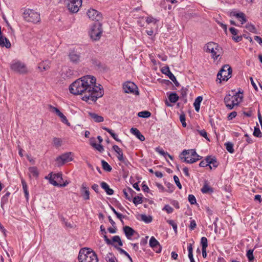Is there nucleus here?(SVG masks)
I'll list each match as a JSON object with an SVG mask.
<instances>
[{
  "instance_id": "obj_24",
  "label": "nucleus",
  "mask_w": 262,
  "mask_h": 262,
  "mask_svg": "<svg viewBox=\"0 0 262 262\" xmlns=\"http://www.w3.org/2000/svg\"><path fill=\"white\" fill-rule=\"evenodd\" d=\"M231 14L238 18L242 24H244L247 21L245 14L243 12L237 13L235 12H233L231 13Z\"/></svg>"
},
{
  "instance_id": "obj_13",
  "label": "nucleus",
  "mask_w": 262,
  "mask_h": 262,
  "mask_svg": "<svg viewBox=\"0 0 262 262\" xmlns=\"http://www.w3.org/2000/svg\"><path fill=\"white\" fill-rule=\"evenodd\" d=\"M87 15L90 19L97 21H99L102 18L101 13L94 9H89Z\"/></svg>"
},
{
  "instance_id": "obj_16",
  "label": "nucleus",
  "mask_w": 262,
  "mask_h": 262,
  "mask_svg": "<svg viewBox=\"0 0 262 262\" xmlns=\"http://www.w3.org/2000/svg\"><path fill=\"white\" fill-rule=\"evenodd\" d=\"M61 179L62 174L58 173L56 174L51 175L49 178V182L54 186H58L59 184L57 183V181H59V180Z\"/></svg>"
},
{
  "instance_id": "obj_56",
  "label": "nucleus",
  "mask_w": 262,
  "mask_h": 262,
  "mask_svg": "<svg viewBox=\"0 0 262 262\" xmlns=\"http://www.w3.org/2000/svg\"><path fill=\"white\" fill-rule=\"evenodd\" d=\"M59 117L61 118V121L63 123L67 124L69 125H70V123L69 122L67 117L63 115V114H62V115H60V116Z\"/></svg>"
},
{
  "instance_id": "obj_6",
  "label": "nucleus",
  "mask_w": 262,
  "mask_h": 262,
  "mask_svg": "<svg viewBox=\"0 0 262 262\" xmlns=\"http://www.w3.org/2000/svg\"><path fill=\"white\" fill-rule=\"evenodd\" d=\"M23 18L27 22L37 24L40 21V14L34 10L28 9L23 13Z\"/></svg>"
},
{
  "instance_id": "obj_37",
  "label": "nucleus",
  "mask_w": 262,
  "mask_h": 262,
  "mask_svg": "<svg viewBox=\"0 0 262 262\" xmlns=\"http://www.w3.org/2000/svg\"><path fill=\"white\" fill-rule=\"evenodd\" d=\"M141 220L144 222L145 223H149L151 222L152 219L150 215L147 216L145 214H141Z\"/></svg>"
},
{
  "instance_id": "obj_26",
  "label": "nucleus",
  "mask_w": 262,
  "mask_h": 262,
  "mask_svg": "<svg viewBox=\"0 0 262 262\" xmlns=\"http://www.w3.org/2000/svg\"><path fill=\"white\" fill-rule=\"evenodd\" d=\"M89 115L96 122H102L104 121V118L102 116L98 115L96 113L89 112Z\"/></svg>"
},
{
  "instance_id": "obj_31",
  "label": "nucleus",
  "mask_w": 262,
  "mask_h": 262,
  "mask_svg": "<svg viewBox=\"0 0 262 262\" xmlns=\"http://www.w3.org/2000/svg\"><path fill=\"white\" fill-rule=\"evenodd\" d=\"M91 145L100 152H102L104 151L103 146L101 144H97L96 142L91 141Z\"/></svg>"
},
{
  "instance_id": "obj_3",
  "label": "nucleus",
  "mask_w": 262,
  "mask_h": 262,
  "mask_svg": "<svg viewBox=\"0 0 262 262\" xmlns=\"http://www.w3.org/2000/svg\"><path fill=\"white\" fill-rule=\"evenodd\" d=\"M79 262H98L96 253L89 248L81 249L78 256Z\"/></svg>"
},
{
  "instance_id": "obj_50",
  "label": "nucleus",
  "mask_w": 262,
  "mask_h": 262,
  "mask_svg": "<svg viewBox=\"0 0 262 262\" xmlns=\"http://www.w3.org/2000/svg\"><path fill=\"white\" fill-rule=\"evenodd\" d=\"M53 143L56 147H59L61 145L62 141L60 139L58 138H54L53 139Z\"/></svg>"
},
{
  "instance_id": "obj_11",
  "label": "nucleus",
  "mask_w": 262,
  "mask_h": 262,
  "mask_svg": "<svg viewBox=\"0 0 262 262\" xmlns=\"http://www.w3.org/2000/svg\"><path fill=\"white\" fill-rule=\"evenodd\" d=\"M123 89L126 93H133L136 95L139 94L138 87L133 82L128 81L125 82L123 85Z\"/></svg>"
},
{
  "instance_id": "obj_45",
  "label": "nucleus",
  "mask_w": 262,
  "mask_h": 262,
  "mask_svg": "<svg viewBox=\"0 0 262 262\" xmlns=\"http://www.w3.org/2000/svg\"><path fill=\"white\" fill-rule=\"evenodd\" d=\"M253 250H252V249L249 250L247 252L246 256L250 261H252L254 259V256L253 254Z\"/></svg>"
},
{
  "instance_id": "obj_8",
  "label": "nucleus",
  "mask_w": 262,
  "mask_h": 262,
  "mask_svg": "<svg viewBox=\"0 0 262 262\" xmlns=\"http://www.w3.org/2000/svg\"><path fill=\"white\" fill-rule=\"evenodd\" d=\"M102 33V25L99 22H97L91 27L89 35L92 39L97 40L100 38Z\"/></svg>"
},
{
  "instance_id": "obj_60",
  "label": "nucleus",
  "mask_w": 262,
  "mask_h": 262,
  "mask_svg": "<svg viewBox=\"0 0 262 262\" xmlns=\"http://www.w3.org/2000/svg\"><path fill=\"white\" fill-rule=\"evenodd\" d=\"M196 224L195 223V221L194 220L191 221L190 224L189 225L190 229L191 230H194L196 228Z\"/></svg>"
},
{
  "instance_id": "obj_2",
  "label": "nucleus",
  "mask_w": 262,
  "mask_h": 262,
  "mask_svg": "<svg viewBox=\"0 0 262 262\" xmlns=\"http://www.w3.org/2000/svg\"><path fill=\"white\" fill-rule=\"evenodd\" d=\"M243 98V92L240 91L236 92L235 90H231L224 98V102L229 110H232L234 106L238 105Z\"/></svg>"
},
{
  "instance_id": "obj_20",
  "label": "nucleus",
  "mask_w": 262,
  "mask_h": 262,
  "mask_svg": "<svg viewBox=\"0 0 262 262\" xmlns=\"http://www.w3.org/2000/svg\"><path fill=\"white\" fill-rule=\"evenodd\" d=\"M123 192L125 198L130 201L132 200L134 194L135 193V192L132 188L129 187L126 189H124Z\"/></svg>"
},
{
  "instance_id": "obj_47",
  "label": "nucleus",
  "mask_w": 262,
  "mask_h": 262,
  "mask_svg": "<svg viewBox=\"0 0 262 262\" xmlns=\"http://www.w3.org/2000/svg\"><path fill=\"white\" fill-rule=\"evenodd\" d=\"M167 222L172 227L175 233H177V224L173 220H167Z\"/></svg>"
},
{
  "instance_id": "obj_28",
  "label": "nucleus",
  "mask_w": 262,
  "mask_h": 262,
  "mask_svg": "<svg viewBox=\"0 0 262 262\" xmlns=\"http://www.w3.org/2000/svg\"><path fill=\"white\" fill-rule=\"evenodd\" d=\"M203 100L202 96H198L194 100L193 105L196 112H199L200 108V104Z\"/></svg>"
},
{
  "instance_id": "obj_29",
  "label": "nucleus",
  "mask_w": 262,
  "mask_h": 262,
  "mask_svg": "<svg viewBox=\"0 0 262 262\" xmlns=\"http://www.w3.org/2000/svg\"><path fill=\"white\" fill-rule=\"evenodd\" d=\"M168 99L171 103H176L179 99V96L175 92H171L168 95Z\"/></svg>"
},
{
  "instance_id": "obj_57",
  "label": "nucleus",
  "mask_w": 262,
  "mask_h": 262,
  "mask_svg": "<svg viewBox=\"0 0 262 262\" xmlns=\"http://www.w3.org/2000/svg\"><path fill=\"white\" fill-rule=\"evenodd\" d=\"M146 21L147 24H150L151 23H154L155 24H156L157 21L154 17L149 16L146 18Z\"/></svg>"
},
{
  "instance_id": "obj_10",
  "label": "nucleus",
  "mask_w": 262,
  "mask_h": 262,
  "mask_svg": "<svg viewBox=\"0 0 262 262\" xmlns=\"http://www.w3.org/2000/svg\"><path fill=\"white\" fill-rule=\"evenodd\" d=\"M67 7L72 13H76L82 5V0H68Z\"/></svg>"
},
{
  "instance_id": "obj_52",
  "label": "nucleus",
  "mask_w": 262,
  "mask_h": 262,
  "mask_svg": "<svg viewBox=\"0 0 262 262\" xmlns=\"http://www.w3.org/2000/svg\"><path fill=\"white\" fill-rule=\"evenodd\" d=\"M246 28L251 32H254L256 30L255 27L251 24H247Z\"/></svg>"
},
{
  "instance_id": "obj_33",
  "label": "nucleus",
  "mask_w": 262,
  "mask_h": 262,
  "mask_svg": "<svg viewBox=\"0 0 262 262\" xmlns=\"http://www.w3.org/2000/svg\"><path fill=\"white\" fill-rule=\"evenodd\" d=\"M149 246L152 248H154V247L158 246L160 244L159 242L155 238V237L151 236L149 242Z\"/></svg>"
},
{
  "instance_id": "obj_55",
  "label": "nucleus",
  "mask_w": 262,
  "mask_h": 262,
  "mask_svg": "<svg viewBox=\"0 0 262 262\" xmlns=\"http://www.w3.org/2000/svg\"><path fill=\"white\" fill-rule=\"evenodd\" d=\"M198 132L199 133L200 135L201 136L204 137L207 140H208V141L209 140V139L207 137V132L204 129L201 130H198Z\"/></svg>"
},
{
  "instance_id": "obj_59",
  "label": "nucleus",
  "mask_w": 262,
  "mask_h": 262,
  "mask_svg": "<svg viewBox=\"0 0 262 262\" xmlns=\"http://www.w3.org/2000/svg\"><path fill=\"white\" fill-rule=\"evenodd\" d=\"M237 115V113L235 111L230 113L228 116V120H230L234 118Z\"/></svg>"
},
{
  "instance_id": "obj_4",
  "label": "nucleus",
  "mask_w": 262,
  "mask_h": 262,
  "mask_svg": "<svg viewBox=\"0 0 262 262\" xmlns=\"http://www.w3.org/2000/svg\"><path fill=\"white\" fill-rule=\"evenodd\" d=\"M181 160L187 163H193L202 158V157L197 154L195 150L191 149L184 150L180 155Z\"/></svg>"
},
{
  "instance_id": "obj_44",
  "label": "nucleus",
  "mask_w": 262,
  "mask_h": 262,
  "mask_svg": "<svg viewBox=\"0 0 262 262\" xmlns=\"http://www.w3.org/2000/svg\"><path fill=\"white\" fill-rule=\"evenodd\" d=\"M133 202L136 205L142 204L143 202L142 198L139 196H135L134 198Z\"/></svg>"
},
{
  "instance_id": "obj_32",
  "label": "nucleus",
  "mask_w": 262,
  "mask_h": 262,
  "mask_svg": "<svg viewBox=\"0 0 262 262\" xmlns=\"http://www.w3.org/2000/svg\"><path fill=\"white\" fill-rule=\"evenodd\" d=\"M156 151L158 152L159 154H160V155L164 156L165 157H166V156H168L170 159L172 160L173 158H172V157L167 152H165L164 151V150H163L162 148H160L159 147H157L156 148Z\"/></svg>"
},
{
  "instance_id": "obj_23",
  "label": "nucleus",
  "mask_w": 262,
  "mask_h": 262,
  "mask_svg": "<svg viewBox=\"0 0 262 262\" xmlns=\"http://www.w3.org/2000/svg\"><path fill=\"white\" fill-rule=\"evenodd\" d=\"M130 133L136 136V137L141 141L145 140L144 136L140 133V132L136 128L132 127L130 129Z\"/></svg>"
},
{
  "instance_id": "obj_18",
  "label": "nucleus",
  "mask_w": 262,
  "mask_h": 262,
  "mask_svg": "<svg viewBox=\"0 0 262 262\" xmlns=\"http://www.w3.org/2000/svg\"><path fill=\"white\" fill-rule=\"evenodd\" d=\"M123 230L128 239H130L132 238V236L136 232L132 228L127 226L123 227Z\"/></svg>"
},
{
  "instance_id": "obj_12",
  "label": "nucleus",
  "mask_w": 262,
  "mask_h": 262,
  "mask_svg": "<svg viewBox=\"0 0 262 262\" xmlns=\"http://www.w3.org/2000/svg\"><path fill=\"white\" fill-rule=\"evenodd\" d=\"M72 153L71 152H66L62 155L59 156L56 158V162L58 166L63 165L67 162L72 161L73 158L71 156Z\"/></svg>"
},
{
  "instance_id": "obj_51",
  "label": "nucleus",
  "mask_w": 262,
  "mask_h": 262,
  "mask_svg": "<svg viewBox=\"0 0 262 262\" xmlns=\"http://www.w3.org/2000/svg\"><path fill=\"white\" fill-rule=\"evenodd\" d=\"M188 201L189 203L192 204H195L196 203V199L195 196L192 194H189L188 195Z\"/></svg>"
},
{
  "instance_id": "obj_25",
  "label": "nucleus",
  "mask_w": 262,
  "mask_h": 262,
  "mask_svg": "<svg viewBox=\"0 0 262 262\" xmlns=\"http://www.w3.org/2000/svg\"><path fill=\"white\" fill-rule=\"evenodd\" d=\"M11 43L8 39L6 37L1 36H0V46L2 47H5L7 48L11 47Z\"/></svg>"
},
{
  "instance_id": "obj_61",
  "label": "nucleus",
  "mask_w": 262,
  "mask_h": 262,
  "mask_svg": "<svg viewBox=\"0 0 262 262\" xmlns=\"http://www.w3.org/2000/svg\"><path fill=\"white\" fill-rule=\"evenodd\" d=\"M157 253H160L162 250V246L159 245L156 247H154V248H152Z\"/></svg>"
},
{
  "instance_id": "obj_35",
  "label": "nucleus",
  "mask_w": 262,
  "mask_h": 262,
  "mask_svg": "<svg viewBox=\"0 0 262 262\" xmlns=\"http://www.w3.org/2000/svg\"><path fill=\"white\" fill-rule=\"evenodd\" d=\"M102 166L103 169L106 171H111L112 170L111 166L104 160L101 161Z\"/></svg>"
},
{
  "instance_id": "obj_62",
  "label": "nucleus",
  "mask_w": 262,
  "mask_h": 262,
  "mask_svg": "<svg viewBox=\"0 0 262 262\" xmlns=\"http://www.w3.org/2000/svg\"><path fill=\"white\" fill-rule=\"evenodd\" d=\"M250 80L251 81V84L252 85L253 87L254 88V89L256 90V91H257L258 90V88H257V85H256L255 83L254 82L253 79V78L252 77H250Z\"/></svg>"
},
{
  "instance_id": "obj_5",
  "label": "nucleus",
  "mask_w": 262,
  "mask_h": 262,
  "mask_svg": "<svg viewBox=\"0 0 262 262\" xmlns=\"http://www.w3.org/2000/svg\"><path fill=\"white\" fill-rule=\"evenodd\" d=\"M204 50L211 54V57L216 60L222 54V48L216 43L209 42L206 44Z\"/></svg>"
},
{
  "instance_id": "obj_43",
  "label": "nucleus",
  "mask_w": 262,
  "mask_h": 262,
  "mask_svg": "<svg viewBox=\"0 0 262 262\" xmlns=\"http://www.w3.org/2000/svg\"><path fill=\"white\" fill-rule=\"evenodd\" d=\"M202 249H206L208 246V241L206 237H202L201 239Z\"/></svg>"
},
{
  "instance_id": "obj_46",
  "label": "nucleus",
  "mask_w": 262,
  "mask_h": 262,
  "mask_svg": "<svg viewBox=\"0 0 262 262\" xmlns=\"http://www.w3.org/2000/svg\"><path fill=\"white\" fill-rule=\"evenodd\" d=\"M253 135L256 137H261L262 134L260 129L258 127H255L253 132Z\"/></svg>"
},
{
  "instance_id": "obj_21",
  "label": "nucleus",
  "mask_w": 262,
  "mask_h": 262,
  "mask_svg": "<svg viewBox=\"0 0 262 262\" xmlns=\"http://www.w3.org/2000/svg\"><path fill=\"white\" fill-rule=\"evenodd\" d=\"M74 74V71L69 68H64L62 69V76L64 78H71Z\"/></svg>"
},
{
  "instance_id": "obj_22",
  "label": "nucleus",
  "mask_w": 262,
  "mask_h": 262,
  "mask_svg": "<svg viewBox=\"0 0 262 262\" xmlns=\"http://www.w3.org/2000/svg\"><path fill=\"white\" fill-rule=\"evenodd\" d=\"M69 56L70 61L73 63H77L80 61V55L75 51L70 52Z\"/></svg>"
},
{
  "instance_id": "obj_49",
  "label": "nucleus",
  "mask_w": 262,
  "mask_h": 262,
  "mask_svg": "<svg viewBox=\"0 0 262 262\" xmlns=\"http://www.w3.org/2000/svg\"><path fill=\"white\" fill-rule=\"evenodd\" d=\"M117 249L120 252V253L121 254H124L131 261H132V259L131 257L130 256L129 254L126 251H125V250H124L123 249H122L121 248H117Z\"/></svg>"
},
{
  "instance_id": "obj_53",
  "label": "nucleus",
  "mask_w": 262,
  "mask_h": 262,
  "mask_svg": "<svg viewBox=\"0 0 262 262\" xmlns=\"http://www.w3.org/2000/svg\"><path fill=\"white\" fill-rule=\"evenodd\" d=\"M180 121L181 122L182 124V126L183 127H186V123L185 122V116L184 114H182L180 115Z\"/></svg>"
},
{
  "instance_id": "obj_54",
  "label": "nucleus",
  "mask_w": 262,
  "mask_h": 262,
  "mask_svg": "<svg viewBox=\"0 0 262 262\" xmlns=\"http://www.w3.org/2000/svg\"><path fill=\"white\" fill-rule=\"evenodd\" d=\"M173 179H174V182L176 183V184L178 187V188L179 189H181L182 188V185H181V183L180 182L179 178L177 176H174Z\"/></svg>"
},
{
  "instance_id": "obj_15",
  "label": "nucleus",
  "mask_w": 262,
  "mask_h": 262,
  "mask_svg": "<svg viewBox=\"0 0 262 262\" xmlns=\"http://www.w3.org/2000/svg\"><path fill=\"white\" fill-rule=\"evenodd\" d=\"M113 150L117 154V157L118 160L121 162L125 163V159L123 157V151L122 149L117 145H115L113 146Z\"/></svg>"
},
{
  "instance_id": "obj_14",
  "label": "nucleus",
  "mask_w": 262,
  "mask_h": 262,
  "mask_svg": "<svg viewBox=\"0 0 262 262\" xmlns=\"http://www.w3.org/2000/svg\"><path fill=\"white\" fill-rule=\"evenodd\" d=\"M162 72L163 74H165V75L168 76L169 78L174 82V83L177 86H178L179 85V83L177 80L176 77L170 72L168 67H164L162 70Z\"/></svg>"
},
{
  "instance_id": "obj_58",
  "label": "nucleus",
  "mask_w": 262,
  "mask_h": 262,
  "mask_svg": "<svg viewBox=\"0 0 262 262\" xmlns=\"http://www.w3.org/2000/svg\"><path fill=\"white\" fill-rule=\"evenodd\" d=\"M180 93L182 97H186L187 94V89L186 88H183L180 91Z\"/></svg>"
},
{
  "instance_id": "obj_9",
  "label": "nucleus",
  "mask_w": 262,
  "mask_h": 262,
  "mask_svg": "<svg viewBox=\"0 0 262 262\" xmlns=\"http://www.w3.org/2000/svg\"><path fill=\"white\" fill-rule=\"evenodd\" d=\"M10 67L12 70L19 74H26L28 72L27 68L25 63L19 61L12 62Z\"/></svg>"
},
{
  "instance_id": "obj_36",
  "label": "nucleus",
  "mask_w": 262,
  "mask_h": 262,
  "mask_svg": "<svg viewBox=\"0 0 262 262\" xmlns=\"http://www.w3.org/2000/svg\"><path fill=\"white\" fill-rule=\"evenodd\" d=\"M105 259L107 262H117V259L114 255L111 253H109L107 254Z\"/></svg>"
},
{
  "instance_id": "obj_41",
  "label": "nucleus",
  "mask_w": 262,
  "mask_h": 262,
  "mask_svg": "<svg viewBox=\"0 0 262 262\" xmlns=\"http://www.w3.org/2000/svg\"><path fill=\"white\" fill-rule=\"evenodd\" d=\"M201 191L203 193H207L210 191L212 192V190L207 184H205L202 188Z\"/></svg>"
},
{
  "instance_id": "obj_1",
  "label": "nucleus",
  "mask_w": 262,
  "mask_h": 262,
  "mask_svg": "<svg viewBox=\"0 0 262 262\" xmlns=\"http://www.w3.org/2000/svg\"><path fill=\"white\" fill-rule=\"evenodd\" d=\"M96 80L94 76H83L70 85V92L74 95H83L82 99L84 101L95 102L103 95V90L96 85Z\"/></svg>"
},
{
  "instance_id": "obj_63",
  "label": "nucleus",
  "mask_w": 262,
  "mask_h": 262,
  "mask_svg": "<svg viewBox=\"0 0 262 262\" xmlns=\"http://www.w3.org/2000/svg\"><path fill=\"white\" fill-rule=\"evenodd\" d=\"M254 38L255 41L258 42L259 45L262 46V39L261 37L258 36H255Z\"/></svg>"
},
{
  "instance_id": "obj_19",
  "label": "nucleus",
  "mask_w": 262,
  "mask_h": 262,
  "mask_svg": "<svg viewBox=\"0 0 262 262\" xmlns=\"http://www.w3.org/2000/svg\"><path fill=\"white\" fill-rule=\"evenodd\" d=\"M50 68V61L45 60L40 62L38 66V69L40 72L48 70Z\"/></svg>"
},
{
  "instance_id": "obj_30",
  "label": "nucleus",
  "mask_w": 262,
  "mask_h": 262,
  "mask_svg": "<svg viewBox=\"0 0 262 262\" xmlns=\"http://www.w3.org/2000/svg\"><path fill=\"white\" fill-rule=\"evenodd\" d=\"M208 163L209 167L210 169H212L211 165L214 168H216L218 166V163L216 159L214 158L211 157L210 156H209V160L208 161Z\"/></svg>"
},
{
  "instance_id": "obj_40",
  "label": "nucleus",
  "mask_w": 262,
  "mask_h": 262,
  "mask_svg": "<svg viewBox=\"0 0 262 262\" xmlns=\"http://www.w3.org/2000/svg\"><path fill=\"white\" fill-rule=\"evenodd\" d=\"M117 243L119 246H122L123 245V243L121 240L120 237L118 235H115L112 238V243Z\"/></svg>"
},
{
  "instance_id": "obj_39",
  "label": "nucleus",
  "mask_w": 262,
  "mask_h": 262,
  "mask_svg": "<svg viewBox=\"0 0 262 262\" xmlns=\"http://www.w3.org/2000/svg\"><path fill=\"white\" fill-rule=\"evenodd\" d=\"M151 113L148 111H142L138 113V116L141 118H148L150 116Z\"/></svg>"
},
{
  "instance_id": "obj_42",
  "label": "nucleus",
  "mask_w": 262,
  "mask_h": 262,
  "mask_svg": "<svg viewBox=\"0 0 262 262\" xmlns=\"http://www.w3.org/2000/svg\"><path fill=\"white\" fill-rule=\"evenodd\" d=\"M209 160V156H208L206 158L205 160H203L201 161L199 164V166L202 167H205L207 166H209L208 161Z\"/></svg>"
},
{
  "instance_id": "obj_38",
  "label": "nucleus",
  "mask_w": 262,
  "mask_h": 262,
  "mask_svg": "<svg viewBox=\"0 0 262 262\" xmlns=\"http://www.w3.org/2000/svg\"><path fill=\"white\" fill-rule=\"evenodd\" d=\"M227 150L231 154L234 152L233 144L231 142L226 143L225 144Z\"/></svg>"
},
{
  "instance_id": "obj_27",
  "label": "nucleus",
  "mask_w": 262,
  "mask_h": 262,
  "mask_svg": "<svg viewBox=\"0 0 262 262\" xmlns=\"http://www.w3.org/2000/svg\"><path fill=\"white\" fill-rule=\"evenodd\" d=\"M101 187L105 190L107 194L108 195H112L114 193V190L110 188L108 185L104 182H102L100 183Z\"/></svg>"
},
{
  "instance_id": "obj_17",
  "label": "nucleus",
  "mask_w": 262,
  "mask_h": 262,
  "mask_svg": "<svg viewBox=\"0 0 262 262\" xmlns=\"http://www.w3.org/2000/svg\"><path fill=\"white\" fill-rule=\"evenodd\" d=\"M81 192L82 196L84 200H88L90 199V191L89 188L86 186L85 183H83L82 184Z\"/></svg>"
},
{
  "instance_id": "obj_64",
  "label": "nucleus",
  "mask_w": 262,
  "mask_h": 262,
  "mask_svg": "<svg viewBox=\"0 0 262 262\" xmlns=\"http://www.w3.org/2000/svg\"><path fill=\"white\" fill-rule=\"evenodd\" d=\"M229 30H230L231 33L234 35H235L237 34V30L233 27H231L229 29Z\"/></svg>"
},
{
  "instance_id": "obj_34",
  "label": "nucleus",
  "mask_w": 262,
  "mask_h": 262,
  "mask_svg": "<svg viewBox=\"0 0 262 262\" xmlns=\"http://www.w3.org/2000/svg\"><path fill=\"white\" fill-rule=\"evenodd\" d=\"M30 175L33 177H37L38 175L37 168L36 167H30L29 168Z\"/></svg>"
},
{
  "instance_id": "obj_48",
  "label": "nucleus",
  "mask_w": 262,
  "mask_h": 262,
  "mask_svg": "<svg viewBox=\"0 0 262 262\" xmlns=\"http://www.w3.org/2000/svg\"><path fill=\"white\" fill-rule=\"evenodd\" d=\"M162 210L166 211L168 214L172 213L173 211V208L169 205H165Z\"/></svg>"
},
{
  "instance_id": "obj_7",
  "label": "nucleus",
  "mask_w": 262,
  "mask_h": 262,
  "mask_svg": "<svg viewBox=\"0 0 262 262\" xmlns=\"http://www.w3.org/2000/svg\"><path fill=\"white\" fill-rule=\"evenodd\" d=\"M232 72V68L229 65H224L217 74L216 81L219 80L220 83L222 81H227L231 77Z\"/></svg>"
}]
</instances>
